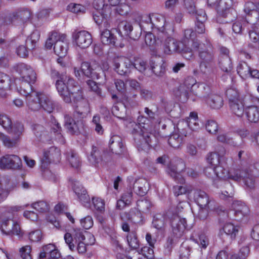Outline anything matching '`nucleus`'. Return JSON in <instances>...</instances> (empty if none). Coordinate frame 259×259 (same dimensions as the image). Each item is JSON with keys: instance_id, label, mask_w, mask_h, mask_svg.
Here are the masks:
<instances>
[{"instance_id": "obj_4", "label": "nucleus", "mask_w": 259, "mask_h": 259, "mask_svg": "<svg viewBox=\"0 0 259 259\" xmlns=\"http://www.w3.org/2000/svg\"><path fill=\"white\" fill-rule=\"evenodd\" d=\"M14 68L22 80L20 86L17 88V91L22 95H27L32 91L31 83H34L36 80V72L31 66L24 63L16 65Z\"/></svg>"}, {"instance_id": "obj_42", "label": "nucleus", "mask_w": 259, "mask_h": 259, "mask_svg": "<svg viewBox=\"0 0 259 259\" xmlns=\"http://www.w3.org/2000/svg\"><path fill=\"white\" fill-rule=\"evenodd\" d=\"M219 64L221 69L226 72H230L233 68L229 56H220Z\"/></svg>"}, {"instance_id": "obj_35", "label": "nucleus", "mask_w": 259, "mask_h": 259, "mask_svg": "<svg viewBox=\"0 0 259 259\" xmlns=\"http://www.w3.org/2000/svg\"><path fill=\"white\" fill-rule=\"evenodd\" d=\"M148 187V184L146 180L139 179L135 181L133 189L137 195L144 196L147 191Z\"/></svg>"}, {"instance_id": "obj_21", "label": "nucleus", "mask_w": 259, "mask_h": 259, "mask_svg": "<svg viewBox=\"0 0 259 259\" xmlns=\"http://www.w3.org/2000/svg\"><path fill=\"white\" fill-rule=\"evenodd\" d=\"M237 71L239 76L244 79L249 78H258L259 71L251 68L245 62H240L237 66Z\"/></svg>"}, {"instance_id": "obj_36", "label": "nucleus", "mask_w": 259, "mask_h": 259, "mask_svg": "<svg viewBox=\"0 0 259 259\" xmlns=\"http://www.w3.org/2000/svg\"><path fill=\"white\" fill-rule=\"evenodd\" d=\"M215 65V62H200V72L206 77L211 76L213 74Z\"/></svg>"}, {"instance_id": "obj_16", "label": "nucleus", "mask_w": 259, "mask_h": 259, "mask_svg": "<svg viewBox=\"0 0 259 259\" xmlns=\"http://www.w3.org/2000/svg\"><path fill=\"white\" fill-rule=\"evenodd\" d=\"M22 165L21 158L15 154H7L0 158V168L17 169Z\"/></svg>"}, {"instance_id": "obj_61", "label": "nucleus", "mask_w": 259, "mask_h": 259, "mask_svg": "<svg viewBox=\"0 0 259 259\" xmlns=\"http://www.w3.org/2000/svg\"><path fill=\"white\" fill-rule=\"evenodd\" d=\"M244 21L242 18H237L232 25V30L235 33H240L242 30V22Z\"/></svg>"}, {"instance_id": "obj_8", "label": "nucleus", "mask_w": 259, "mask_h": 259, "mask_svg": "<svg viewBox=\"0 0 259 259\" xmlns=\"http://www.w3.org/2000/svg\"><path fill=\"white\" fill-rule=\"evenodd\" d=\"M66 35L57 31H53L50 35L46 42L48 49L53 47L55 53L58 56H65L67 52L68 43L66 39Z\"/></svg>"}, {"instance_id": "obj_39", "label": "nucleus", "mask_w": 259, "mask_h": 259, "mask_svg": "<svg viewBox=\"0 0 259 259\" xmlns=\"http://www.w3.org/2000/svg\"><path fill=\"white\" fill-rule=\"evenodd\" d=\"M230 106L232 112L237 116L242 117L243 115L245 109H244L243 103L241 100L231 102Z\"/></svg>"}, {"instance_id": "obj_33", "label": "nucleus", "mask_w": 259, "mask_h": 259, "mask_svg": "<svg viewBox=\"0 0 259 259\" xmlns=\"http://www.w3.org/2000/svg\"><path fill=\"white\" fill-rule=\"evenodd\" d=\"M146 32L145 35V43L147 46H153L155 45L157 47L161 46L162 42V35L160 33H155L156 34V36L154 34L152 33L151 31H145Z\"/></svg>"}, {"instance_id": "obj_6", "label": "nucleus", "mask_w": 259, "mask_h": 259, "mask_svg": "<svg viewBox=\"0 0 259 259\" xmlns=\"http://www.w3.org/2000/svg\"><path fill=\"white\" fill-rule=\"evenodd\" d=\"M138 123L135 122H131L129 127L133 128L132 133L134 135H139V141L137 142V144L142 149H148L151 145L152 134L148 132L147 128L142 124L145 125L147 119L143 116H139L138 118Z\"/></svg>"}, {"instance_id": "obj_15", "label": "nucleus", "mask_w": 259, "mask_h": 259, "mask_svg": "<svg viewBox=\"0 0 259 259\" xmlns=\"http://www.w3.org/2000/svg\"><path fill=\"white\" fill-rule=\"evenodd\" d=\"M61 153L60 150L55 147H51L45 150L42 157L40 158L41 167L45 169L51 162L57 163L60 159Z\"/></svg>"}, {"instance_id": "obj_34", "label": "nucleus", "mask_w": 259, "mask_h": 259, "mask_svg": "<svg viewBox=\"0 0 259 259\" xmlns=\"http://www.w3.org/2000/svg\"><path fill=\"white\" fill-rule=\"evenodd\" d=\"M205 101L207 104L211 108L219 109L221 108L224 104L223 98L217 94H211L209 95Z\"/></svg>"}, {"instance_id": "obj_5", "label": "nucleus", "mask_w": 259, "mask_h": 259, "mask_svg": "<svg viewBox=\"0 0 259 259\" xmlns=\"http://www.w3.org/2000/svg\"><path fill=\"white\" fill-rule=\"evenodd\" d=\"M141 30L152 31L154 33H160L166 37V19L165 16L159 13H151L144 16L139 24Z\"/></svg>"}, {"instance_id": "obj_11", "label": "nucleus", "mask_w": 259, "mask_h": 259, "mask_svg": "<svg viewBox=\"0 0 259 259\" xmlns=\"http://www.w3.org/2000/svg\"><path fill=\"white\" fill-rule=\"evenodd\" d=\"M186 126H187L193 131H198L200 128L197 113L194 112H191L187 119L180 120L177 123V127L179 132L184 135L185 137L188 134L187 132H184Z\"/></svg>"}, {"instance_id": "obj_18", "label": "nucleus", "mask_w": 259, "mask_h": 259, "mask_svg": "<svg viewBox=\"0 0 259 259\" xmlns=\"http://www.w3.org/2000/svg\"><path fill=\"white\" fill-rule=\"evenodd\" d=\"M72 37L76 45L81 49L88 48L93 41L91 34L85 30L73 32Z\"/></svg>"}, {"instance_id": "obj_37", "label": "nucleus", "mask_w": 259, "mask_h": 259, "mask_svg": "<svg viewBox=\"0 0 259 259\" xmlns=\"http://www.w3.org/2000/svg\"><path fill=\"white\" fill-rule=\"evenodd\" d=\"M223 229L224 233L231 239H234L239 232V226L231 223H227L224 225Z\"/></svg>"}, {"instance_id": "obj_31", "label": "nucleus", "mask_w": 259, "mask_h": 259, "mask_svg": "<svg viewBox=\"0 0 259 259\" xmlns=\"http://www.w3.org/2000/svg\"><path fill=\"white\" fill-rule=\"evenodd\" d=\"M152 72L157 76L162 75L165 72V65L162 58H156L150 61Z\"/></svg>"}, {"instance_id": "obj_47", "label": "nucleus", "mask_w": 259, "mask_h": 259, "mask_svg": "<svg viewBox=\"0 0 259 259\" xmlns=\"http://www.w3.org/2000/svg\"><path fill=\"white\" fill-rule=\"evenodd\" d=\"M132 67H134L141 72H144L147 68L146 62L142 58L135 57L133 62H132Z\"/></svg>"}, {"instance_id": "obj_25", "label": "nucleus", "mask_w": 259, "mask_h": 259, "mask_svg": "<svg viewBox=\"0 0 259 259\" xmlns=\"http://www.w3.org/2000/svg\"><path fill=\"white\" fill-rule=\"evenodd\" d=\"M72 101L74 102H76V105H74L75 109L74 116L83 118L85 116L89 110L88 103L82 99V97L79 100H78L77 98L72 99Z\"/></svg>"}, {"instance_id": "obj_10", "label": "nucleus", "mask_w": 259, "mask_h": 259, "mask_svg": "<svg viewBox=\"0 0 259 259\" xmlns=\"http://www.w3.org/2000/svg\"><path fill=\"white\" fill-rule=\"evenodd\" d=\"M80 69L76 66H73L74 74L78 79L80 78L83 75L89 78L98 79L100 78V73L97 71H101V69L97 65H91L88 62H82Z\"/></svg>"}, {"instance_id": "obj_51", "label": "nucleus", "mask_w": 259, "mask_h": 259, "mask_svg": "<svg viewBox=\"0 0 259 259\" xmlns=\"http://www.w3.org/2000/svg\"><path fill=\"white\" fill-rule=\"evenodd\" d=\"M125 106L120 104L114 106L112 112L117 117L122 119L125 116Z\"/></svg>"}, {"instance_id": "obj_23", "label": "nucleus", "mask_w": 259, "mask_h": 259, "mask_svg": "<svg viewBox=\"0 0 259 259\" xmlns=\"http://www.w3.org/2000/svg\"><path fill=\"white\" fill-rule=\"evenodd\" d=\"M42 93H38L32 91L27 95H24L26 97V105L29 110L32 111H38L41 108L40 94Z\"/></svg>"}, {"instance_id": "obj_41", "label": "nucleus", "mask_w": 259, "mask_h": 259, "mask_svg": "<svg viewBox=\"0 0 259 259\" xmlns=\"http://www.w3.org/2000/svg\"><path fill=\"white\" fill-rule=\"evenodd\" d=\"M116 37L111 32L106 29L101 33V40L102 42L105 45H114Z\"/></svg>"}, {"instance_id": "obj_22", "label": "nucleus", "mask_w": 259, "mask_h": 259, "mask_svg": "<svg viewBox=\"0 0 259 259\" xmlns=\"http://www.w3.org/2000/svg\"><path fill=\"white\" fill-rule=\"evenodd\" d=\"M185 164L181 159L178 160L176 164L171 163L168 167L167 172L168 174L179 183L183 184L185 180L181 174L184 170Z\"/></svg>"}, {"instance_id": "obj_64", "label": "nucleus", "mask_w": 259, "mask_h": 259, "mask_svg": "<svg viewBox=\"0 0 259 259\" xmlns=\"http://www.w3.org/2000/svg\"><path fill=\"white\" fill-rule=\"evenodd\" d=\"M184 7L189 14H194L195 12L196 7L193 0H184Z\"/></svg>"}, {"instance_id": "obj_52", "label": "nucleus", "mask_w": 259, "mask_h": 259, "mask_svg": "<svg viewBox=\"0 0 259 259\" xmlns=\"http://www.w3.org/2000/svg\"><path fill=\"white\" fill-rule=\"evenodd\" d=\"M232 6L233 0H220L216 9L220 12L232 9Z\"/></svg>"}, {"instance_id": "obj_44", "label": "nucleus", "mask_w": 259, "mask_h": 259, "mask_svg": "<svg viewBox=\"0 0 259 259\" xmlns=\"http://www.w3.org/2000/svg\"><path fill=\"white\" fill-rule=\"evenodd\" d=\"M101 122V117L99 115L96 114L93 116L91 124L96 133L99 135H102L104 133V128Z\"/></svg>"}, {"instance_id": "obj_30", "label": "nucleus", "mask_w": 259, "mask_h": 259, "mask_svg": "<svg viewBox=\"0 0 259 259\" xmlns=\"http://www.w3.org/2000/svg\"><path fill=\"white\" fill-rule=\"evenodd\" d=\"M133 201V192L132 187L124 192L121 196L120 199L117 200L116 207L119 209H122L126 206H130Z\"/></svg>"}, {"instance_id": "obj_20", "label": "nucleus", "mask_w": 259, "mask_h": 259, "mask_svg": "<svg viewBox=\"0 0 259 259\" xmlns=\"http://www.w3.org/2000/svg\"><path fill=\"white\" fill-rule=\"evenodd\" d=\"M65 126L71 134H78L82 127V118L74 116L72 117L69 115L64 116Z\"/></svg>"}, {"instance_id": "obj_32", "label": "nucleus", "mask_w": 259, "mask_h": 259, "mask_svg": "<svg viewBox=\"0 0 259 259\" xmlns=\"http://www.w3.org/2000/svg\"><path fill=\"white\" fill-rule=\"evenodd\" d=\"M194 199L200 208L210 206V201L207 194L201 190H197L194 193Z\"/></svg>"}, {"instance_id": "obj_50", "label": "nucleus", "mask_w": 259, "mask_h": 259, "mask_svg": "<svg viewBox=\"0 0 259 259\" xmlns=\"http://www.w3.org/2000/svg\"><path fill=\"white\" fill-rule=\"evenodd\" d=\"M11 85V78L9 75L0 72V89H8Z\"/></svg>"}, {"instance_id": "obj_38", "label": "nucleus", "mask_w": 259, "mask_h": 259, "mask_svg": "<svg viewBox=\"0 0 259 259\" xmlns=\"http://www.w3.org/2000/svg\"><path fill=\"white\" fill-rule=\"evenodd\" d=\"M191 239L197 243L199 246L203 249H205L209 244V240L206 235L203 233L196 235L193 233L191 237Z\"/></svg>"}, {"instance_id": "obj_28", "label": "nucleus", "mask_w": 259, "mask_h": 259, "mask_svg": "<svg viewBox=\"0 0 259 259\" xmlns=\"http://www.w3.org/2000/svg\"><path fill=\"white\" fill-rule=\"evenodd\" d=\"M109 148L113 153L120 154L123 152V143L122 138L118 135H113L110 139Z\"/></svg>"}, {"instance_id": "obj_19", "label": "nucleus", "mask_w": 259, "mask_h": 259, "mask_svg": "<svg viewBox=\"0 0 259 259\" xmlns=\"http://www.w3.org/2000/svg\"><path fill=\"white\" fill-rule=\"evenodd\" d=\"M114 70L120 75H123L128 72L132 67V61L124 56H118L113 60Z\"/></svg>"}, {"instance_id": "obj_17", "label": "nucleus", "mask_w": 259, "mask_h": 259, "mask_svg": "<svg viewBox=\"0 0 259 259\" xmlns=\"http://www.w3.org/2000/svg\"><path fill=\"white\" fill-rule=\"evenodd\" d=\"M162 42L160 48L163 50V53L166 55H170L175 52H180L182 48V44L176 39L167 37H162Z\"/></svg>"}, {"instance_id": "obj_63", "label": "nucleus", "mask_w": 259, "mask_h": 259, "mask_svg": "<svg viewBox=\"0 0 259 259\" xmlns=\"http://www.w3.org/2000/svg\"><path fill=\"white\" fill-rule=\"evenodd\" d=\"M116 12L120 15H125L127 14L130 10V8L128 5L123 3L116 6Z\"/></svg>"}, {"instance_id": "obj_46", "label": "nucleus", "mask_w": 259, "mask_h": 259, "mask_svg": "<svg viewBox=\"0 0 259 259\" xmlns=\"http://www.w3.org/2000/svg\"><path fill=\"white\" fill-rule=\"evenodd\" d=\"M244 11L246 15H252L256 12L259 13V4L248 2L244 5Z\"/></svg>"}, {"instance_id": "obj_58", "label": "nucleus", "mask_w": 259, "mask_h": 259, "mask_svg": "<svg viewBox=\"0 0 259 259\" xmlns=\"http://www.w3.org/2000/svg\"><path fill=\"white\" fill-rule=\"evenodd\" d=\"M205 128L208 133L215 134L218 131V124L215 121L209 120L206 122Z\"/></svg>"}, {"instance_id": "obj_55", "label": "nucleus", "mask_w": 259, "mask_h": 259, "mask_svg": "<svg viewBox=\"0 0 259 259\" xmlns=\"http://www.w3.org/2000/svg\"><path fill=\"white\" fill-rule=\"evenodd\" d=\"M226 94L229 99V103L240 100L239 98V93L238 91L235 89L231 88L228 89L226 92Z\"/></svg>"}, {"instance_id": "obj_49", "label": "nucleus", "mask_w": 259, "mask_h": 259, "mask_svg": "<svg viewBox=\"0 0 259 259\" xmlns=\"http://www.w3.org/2000/svg\"><path fill=\"white\" fill-rule=\"evenodd\" d=\"M225 188L227 190H223L220 197L222 199H226L228 197H232L234 195V190L232 184L229 182L225 183Z\"/></svg>"}, {"instance_id": "obj_24", "label": "nucleus", "mask_w": 259, "mask_h": 259, "mask_svg": "<svg viewBox=\"0 0 259 259\" xmlns=\"http://www.w3.org/2000/svg\"><path fill=\"white\" fill-rule=\"evenodd\" d=\"M111 13V7L106 6L105 9H101V11H95L93 13V17L95 22L99 26L103 24L105 27H108L107 18Z\"/></svg>"}, {"instance_id": "obj_53", "label": "nucleus", "mask_w": 259, "mask_h": 259, "mask_svg": "<svg viewBox=\"0 0 259 259\" xmlns=\"http://www.w3.org/2000/svg\"><path fill=\"white\" fill-rule=\"evenodd\" d=\"M32 207L40 212H47L50 208L49 204L44 201H39L33 203Z\"/></svg>"}, {"instance_id": "obj_1", "label": "nucleus", "mask_w": 259, "mask_h": 259, "mask_svg": "<svg viewBox=\"0 0 259 259\" xmlns=\"http://www.w3.org/2000/svg\"><path fill=\"white\" fill-rule=\"evenodd\" d=\"M225 154L226 150L223 146H218L215 151L209 153L207 155V160L212 168H206L205 174L208 177H211L209 171L212 170L216 177L219 179L237 181L242 180L247 188H253L255 185L254 176L257 175L256 172L257 168L255 167L254 170L250 168V172L243 170H230L228 168L225 167L222 163H220V159L223 158Z\"/></svg>"}, {"instance_id": "obj_9", "label": "nucleus", "mask_w": 259, "mask_h": 259, "mask_svg": "<svg viewBox=\"0 0 259 259\" xmlns=\"http://www.w3.org/2000/svg\"><path fill=\"white\" fill-rule=\"evenodd\" d=\"M24 131V126L22 123L17 122L13 125L12 124L9 132L13 135V138L11 139L9 137L0 132V140L4 145L8 148L14 146L17 141L22 135Z\"/></svg>"}, {"instance_id": "obj_2", "label": "nucleus", "mask_w": 259, "mask_h": 259, "mask_svg": "<svg viewBox=\"0 0 259 259\" xmlns=\"http://www.w3.org/2000/svg\"><path fill=\"white\" fill-rule=\"evenodd\" d=\"M165 218L169 221L174 235L177 237L181 236L187 228L186 221L171 210L166 212L165 217L161 214L154 215L152 222L153 227L158 230L161 229L164 226Z\"/></svg>"}, {"instance_id": "obj_40", "label": "nucleus", "mask_w": 259, "mask_h": 259, "mask_svg": "<svg viewBox=\"0 0 259 259\" xmlns=\"http://www.w3.org/2000/svg\"><path fill=\"white\" fill-rule=\"evenodd\" d=\"M168 142L171 147L179 149L183 144L184 138L178 133H173L169 136Z\"/></svg>"}, {"instance_id": "obj_54", "label": "nucleus", "mask_w": 259, "mask_h": 259, "mask_svg": "<svg viewBox=\"0 0 259 259\" xmlns=\"http://www.w3.org/2000/svg\"><path fill=\"white\" fill-rule=\"evenodd\" d=\"M137 207L139 211L146 212L149 211L151 206V202L147 199L139 200L137 202Z\"/></svg>"}, {"instance_id": "obj_56", "label": "nucleus", "mask_w": 259, "mask_h": 259, "mask_svg": "<svg viewBox=\"0 0 259 259\" xmlns=\"http://www.w3.org/2000/svg\"><path fill=\"white\" fill-rule=\"evenodd\" d=\"M71 183L72 189L77 197H79L82 193L85 192V189L79 181L72 180Z\"/></svg>"}, {"instance_id": "obj_12", "label": "nucleus", "mask_w": 259, "mask_h": 259, "mask_svg": "<svg viewBox=\"0 0 259 259\" xmlns=\"http://www.w3.org/2000/svg\"><path fill=\"white\" fill-rule=\"evenodd\" d=\"M12 217L4 218L2 219L0 229L6 235H16L19 237L22 236V232L18 222L12 220Z\"/></svg>"}, {"instance_id": "obj_14", "label": "nucleus", "mask_w": 259, "mask_h": 259, "mask_svg": "<svg viewBox=\"0 0 259 259\" xmlns=\"http://www.w3.org/2000/svg\"><path fill=\"white\" fill-rule=\"evenodd\" d=\"M248 212V207L243 202L235 200L232 203V209L229 212L228 215L231 219L240 221Z\"/></svg>"}, {"instance_id": "obj_43", "label": "nucleus", "mask_w": 259, "mask_h": 259, "mask_svg": "<svg viewBox=\"0 0 259 259\" xmlns=\"http://www.w3.org/2000/svg\"><path fill=\"white\" fill-rule=\"evenodd\" d=\"M100 152L96 147H93L90 154L88 156V160L93 164H102L103 159Z\"/></svg>"}, {"instance_id": "obj_3", "label": "nucleus", "mask_w": 259, "mask_h": 259, "mask_svg": "<svg viewBox=\"0 0 259 259\" xmlns=\"http://www.w3.org/2000/svg\"><path fill=\"white\" fill-rule=\"evenodd\" d=\"M56 87L59 95L66 103H71L72 99L79 100L82 98L81 91L70 76H63L57 80Z\"/></svg>"}, {"instance_id": "obj_62", "label": "nucleus", "mask_w": 259, "mask_h": 259, "mask_svg": "<svg viewBox=\"0 0 259 259\" xmlns=\"http://www.w3.org/2000/svg\"><path fill=\"white\" fill-rule=\"evenodd\" d=\"M31 248L29 245L22 247L20 249V255L22 259H32Z\"/></svg>"}, {"instance_id": "obj_13", "label": "nucleus", "mask_w": 259, "mask_h": 259, "mask_svg": "<svg viewBox=\"0 0 259 259\" xmlns=\"http://www.w3.org/2000/svg\"><path fill=\"white\" fill-rule=\"evenodd\" d=\"M193 47L194 50L199 52L200 62H215L214 55L211 51V47L210 44L207 42L205 45L197 41H193Z\"/></svg>"}, {"instance_id": "obj_7", "label": "nucleus", "mask_w": 259, "mask_h": 259, "mask_svg": "<svg viewBox=\"0 0 259 259\" xmlns=\"http://www.w3.org/2000/svg\"><path fill=\"white\" fill-rule=\"evenodd\" d=\"M84 233L80 229L76 228L64 234L65 242L71 251L76 249L79 253L85 252L87 249Z\"/></svg>"}, {"instance_id": "obj_27", "label": "nucleus", "mask_w": 259, "mask_h": 259, "mask_svg": "<svg viewBox=\"0 0 259 259\" xmlns=\"http://www.w3.org/2000/svg\"><path fill=\"white\" fill-rule=\"evenodd\" d=\"M257 105H251L245 108V112L247 120L252 123L259 122V99Z\"/></svg>"}, {"instance_id": "obj_60", "label": "nucleus", "mask_w": 259, "mask_h": 259, "mask_svg": "<svg viewBox=\"0 0 259 259\" xmlns=\"http://www.w3.org/2000/svg\"><path fill=\"white\" fill-rule=\"evenodd\" d=\"M191 191L192 188L191 186H189L187 188L182 186H175L174 187V193L177 196L186 193H189Z\"/></svg>"}, {"instance_id": "obj_48", "label": "nucleus", "mask_w": 259, "mask_h": 259, "mask_svg": "<svg viewBox=\"0 0 259 259\" xmlns=\"http://www.w3.org/2000/svg\"><path fill=\"white\" fill-rule=\"evenodd\" d=\"M127 241L130 247L137 249L139 246L136 234L135 232H131L127 235Z\"/></svg>"}, {"instance_id": "obj_29", "label": "nucleus", "mask_w": 259, "mask_h": 259, "mask_svg": "<svg viewBox=\"0 0 259 259\" xmlns=\"http://www.w3.org/2000/svg\"><path fill=\"white\" fill-rule=\"evenodd\" d=\"M41 108L48 113L52 112L57 107L58 103L53 101L50 96L42 93L40 94Z\"/></svg>"}, {"instance_id": "obj_59", "label": "nucleus", "mask_w": 259, "mask_h": 259, "mask_svg": "<svg viewBox=\"0 0 259 259\" xmlns=\"http://www.w3.org/2000/svg\"><path fill=\"white\" fill-rule=\"evenodd\" d=\"M11 119L5 114H0V125L5 130L9 131L12 125Z\"/></svg>"}, {"instance_id": "obj_57", "label": "nucleus", "mask_w": 259, "mask_h": 259, "mask_svg": "<svg viewBox=\"0 0 259 259\" xmlns=\"http://www.w3.org/2000/svg\"><path fill=\"white\" fill-rule=\"evenodd\" d=\"M92 202L97 211L101 213L104 211L105 202L103 199L98 197H93L92 198Z\"/></svg>"}, {"instance_id": "obj_45", "label": "nucleus", "mask_w": 259, "mask_h": 259, "mask_svg": "<svg viewBox=\"0 0 259 259\" xmlns=\"http://www.w3.org/2000/svg\"><path fill=\"white\" fill-rule=\"evenodd\" d=\"M68 161L71 167L78 168L81 164V162L78 155L75 152L71 151L68 153Z\"/></svg>"}, {"instance_id": "obj_26", "label": "nucleus", "mask_w": 259, "mask_h": 259, "mask_svg": "<svg viewBox=\"0 0 259 259\" xmlns=\"http://www.w3.org/2000/svg\"><path fill=\"white\" fill-rule=\"evenodd\" d=\"M237 18V12L234 9L219 12L217 21L220 23H226L233 22Z\"/></svg>"}]
</instances>
